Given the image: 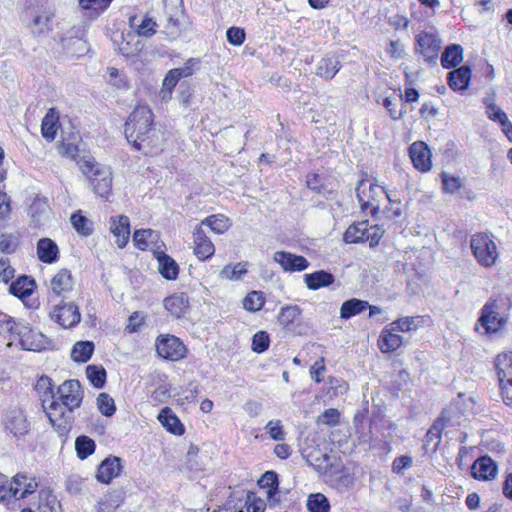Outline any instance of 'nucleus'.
Instances as JSON below:
<instances>
[{
    "mask_svg": "<svg viewBox=\"0 0 512 512\" xmlns=\"http://www.w3.org/2000/svg\"><path fill=\"white\" fill-rule=\"evenodd\" d=\"M50 318L63 328H72L81 320L78 306L73 303H64L54 306L49 313Z\"/></svg>",
    "mask_w": 512,
    "mask_h": 512,
    "instance_id": "11",
    "label": "nucleus"
},
{
    "mask_svg": "<svg viewBox=\"0 0 512 512\" xmlns=\"http://www.w3.org/2000/svg\"><path fill=\"white\" fill-rule=\"evenodd\" d=\"M125 136L136 150L160 146L162 134L153 127V113L147 105H137L125 123Z\"/></svg>",
    "mask_w": 512,
    "mask_h": 512,
    "instance_id": "2",
    "label": "nucleus"
},
{
    "mask_svg": "<svg viewBox=\"0 0 512 512\" xmlns=\"http://www.w3.org/2000/svg\"><path fill=\"white\" fill-rule=\"evenodd\" d=\"M54 14L50 9H39L35 12L29 25L30 30L35 35H42L51 30L52 18Z\"/></svg>",
    "mask_w": 512,
    "mask_h": 512,
    "instance_id": "27",
    "label": "nucleus"
},
{
    "mask_svg": "<svg viewBox=\"0 0 512 512\" xmlns=\"http://www.w3.org/2000/svg\"><path fill=\"white\" fill-rule=\"evenodd\" d=\"M301 315L302 310L299 306L287 305L281 308L278 315V321L279 324L287 331L301 335L304 333Z\"/></svg>",
    "mask_w": 512,
    "mask_h": 512,
    "instance_id": "14",
    "label": "nucleus"
},
{
    "mask_svg": "<svg viewBox=\"0 0 512 512\" xmlns=\"http://www.w3.org/2000/svg\"><path fill=\"white\" fill-rule=\"evenodd\" d=\"M416 40L419 47L418 50L423 55L425 61L435 64L441 49V40L438 34L432 31L421 32L417 35Z\"/></svg>",
    "mask_w": 512,
    "mask_h": 512,
    "instance_id": "12",
    "label": "nucleus"
},
{
    "mask_svg": "<svg viewBox=\"0 0 512 512\" xmlns=\"http://www.w3.org/2000/svg\"><path fill=\"white\" fill-rule=\"evenodd\" d=\"M266 432L274 441H283L285 439V432L281 421L278 419L270 420L265 426Z\"/></svg>",
    "mask_w": 512,
    "mask_h": 512,
    "instance_id": "54",
    "label": "nucleus"
},
{
    "mask_svg": "<svg viewBox=\"0 0 512 512\" xmlns=\"http://www.w3.org/2000/svg\"><path fill=\"white\" fill-rule=\"evenodd\" d=\"M470 247L477 262L483 267H492L499 257L497 246L488 234L473 235Z\"/></svg>",
    "mask_w": 512,
    "mask_h": 512,
    "instance_id": "6",
    "label": "nucleus"
},
{
    "mask_svg": "<svg viewBox=\"0 0 512 512\" xmlns=\"http://www.w3.org/2000/svg\"><path fill=\"white\" fill-rule=\"evenodd\" d=\"M412 458L408 455H402L393 460L392 471L396 474H403V472L410 468L412 465Z\"/></svg>",
    "mask_w": 512,
    "mask_h": 512,
    "instance_id": "60",
    "label": "nucleus"
},
{
    "mask_svg": "<svg viewBox=\"0 0 512 512\" xmlns=\"http://www.w3.org/2000/svg\"><path fill=\"white\" fill-rule=\"evenodd\" d=\"M35 389L39 396L42 398V406L46 412L48 404L53 399V397L56 396L51 378L48 376L40 377L36 382Z\"/></svg>",
    "mask_w": 512,
    "mask_h": 512,
    "instance_id": "38",
    "label": "nucleus"
},
{
    "mask_svg": "<svg viewBox=\"0 0 512 512\" xmlns=\"http://www.w3.org/2000/svg\"><path fill=\"white\" fill-rule=\"evenodd\" d=\"M503 305V300L490 298L481 308L478 324L485 334L497 333L505 326L507 319L500 315Z\"/></svg>",
    "mask_w": 512,
    "mask_h": 512,
    "instance_id": "5",
    "label": "nucleus"
},
{
    "mask_svg": "<svg viewBox=\"0 0 512 512\" xmlns=\"http://www.w3.org/2000/svg\"><path fill=\"white\" fill-rule=\"evenodd\" d=\"M47 406L46 415L60 436H66L74 421L73 411L83 400V390L78 380H66Z\"/></svg>",
    "mask_w": 512,
    "mask_h": 512,
    "instance_id": "1",
    "label": "nucleus"
},
{
    "mask_svg": "<svg viewBox=\"0 0 512 512\" xmlns=\"http://www.w3.org/2000/svg\"><path fill=\"white\" fill-rule=\"evenodd\" d=\"M122 460L117 456H108L98 466L96 479L103 484H109L122 471Z\"/></svg>",
    "mask_w": 512,
    "mask_h": 512,
    "instance_id": "16",
    "label": "nucleus"
},
{
    "mask_svg": "<svg viewBox=\"0 0 512 512\" xmlns=\"http://www.w3.org/2000/svg\"><path fill=\"white\" fill-rule=\"evenodd\" d=\"M396 332L399 331L394 330L393 327H391V324L382 330L379 336L378 345L383 353L396 351L402 345L403 338Z\"/></svg>",
    "mask_w": 512,
    "mask_h": 512,
    "instance_id": "26",
    "label": "nucleus"
},
{
    "mask_svg": "<svg viewBox=\"0 0 512 512\" xmlns=\"http://www.w3.org/2000/svg\"><path fill=\"white\" fill-rule=\"evenodd\" d=\"M334 281V275L325 270H318L304 275V282L310 290H318L323 287H328L333 284Z\"/></svg>",
    "mask_w": 512,
    "mask_h": 512,
    "instance_id": "30",
    "label": "nucleus"
},
{
    "mask_svg": "<svg viewBox=\"0 0 512 512\" xmlns=\"http://www.w3.org/2000/svg\"><path fill=\"white\" fill-rule=\"evenodd\" d=\"M324 371H325L324 358H320L310 368L311 378L317 383L322 382V380H323L322 374Z\"/></svg>",
    "mask_w": 512,
    "mask_h": 512,
    "instance_id": "64",
    "label": "nucleus"
},
{
    "mask_svg": "<svg viewBox=\"0 0 512 512\" xmlns=\"http://www.w3.org/2000/svg\"><path fill=\"white\" fill-rule=\"evenodd\" d=\"M73 288V279L69 270H60L51 280V291L56 296H64Z\"/></svg>",
    "mask_w": 512,
    "mask_h": 512,
    "instance_id": "34",
    "label": "nucleus"
},
{
    "mask_svg": "<svg viewBox=\"0 0 512 512\" xmlns=\"http://www.w3.org/2000/svg\"><path fill=\"white\" fill-rule=\"evenodd\" d=\"M463 61V48L459 44H450V69L457 67Z\"/></svg>",
    "mask_w": 512,
    "mask_h": 512,
    "instance_id": "63",
    "label": "nucleus"
},
{
    "mask_svg": "<svg viewBox=\"0 0 512 512\" xmlns=\"http://www.w3.org/2000/svg\"><path fill=\"white\" fill-rule=\"evenodd\" d=\"M157 354L166 360L179 361L186 357L187 348L176 336L161 334L155 340Z\"/></svg>",
    "mask_w": 512,
    "mask_h": 512,
    "instance_id": "9",
    "label": "nucleus"
},
{
    "mask_svg": "<svg viewBox=\"0 0 512 512\" xmlns=\"http://www.w3.org/2000/svg\"><path fill=\"white\" fill-rule=\"evenodd\" d=\"M369 307V303L365 300L352 298L345 301L340 308V317L342 319H350L365 311Z\"/></svg>",
    "mask_w": 512,
    "mask_h": 512,
    "instance_id": "37",
    "label": "nucleus"
},
{
    "mask_svg": "<svg viewBox=\"0 0 512 512\" xmlns=\"http://www.w3.org/2000/svg\"><path fill=\"white\" fill-rule=\"evenodd\" d=\"M457 193L460 198L471 201L474 199L475 194L470 188L463 186L462 181L458 177L450 176V195Z\"/></svg>",
    "mask_w": 512,
    "mask_h": 512,
    "instance_id": "51",
    "label": "nucleus"
},
{
    "mask_svg": "<svg viewBox=\"0 0 512 512\" xmlns=\"http://www.w3.org/2000/svg\"><path fill=\"white\" fill-rule=\"evenodd\" d=\"M273 260L278 263L285 272H300L306 270L310 263L301 256L286 251L274 253Z\"/></svg>",
    "mask_w": 512,
    "mask_h": 512,
    "instance_id": "15",
    "label": "nucleus"
},
{
    "mask_svg": "<svg viewBox=\"0 0 512 512\" xmlns=\"http://www.w3.org/2000/svg\"><path fill=\"white\" fill-rule=\"evenodd\" d=\"M340 61L333 54L324 56L317 64L316 74L324 79H332L340 70Z\"/></svg>",
    "mask_w": 512,
    "mask_h": 512,
    "instance_id": "31",
    "label": "nucleus"
},
{
    "mask_svg": "<svg viewBox=\"0 0 512 512\" xmlns=\"http://www.w3.org/2000/svg\"><path fill=\"white\" fill-rule=\"evenodd\" d=\"M409 156L413 166L420 172H427L431 169V152L428 146L422 141H416L409 147Z\"/></svg>",
    "mask_w": 512,
    "mask_h": 512,
    "instance_id": "17",
    "label": "nucleus"
},
{
    "mask_svg": "<svg viewBox=\"0 0 512 512\" xmlns=\"http://www.w3.org/2000/svg\"><path fill=\"white\" fill-rule=\"evenodd\" d=\"M486 115L490 120L498 122L500 125L508 119L506 113L496 104H489Z\"/></svg>",
    "mask_w": 512,
    "mask_h": 512,
    "instance_id": "59",
    "label": "nucleus"
},
{
    "mask_svg": "<svg viewBox=\"0 0 512 512\" xmlns=\"http://www.w3.org/2000/svg\"><path fill=\"white\" fill-rule=\"evenodd\" d=\"M307 509L309 512H329L330 503L321 493L311 494L307 500Z\"/></svg>",
    "mask_w": 512,
    "mask_h": 512,
    "instance_id": "44",
    "label": "nucleus"
},
{
    "mask_svg": "<svg viewBox=\"0 0 512 512\" xmlns=\"http://www.w3.org/2000/svg\"><path fill=\"white\" fill-rule=\"evenodd\" d=\"M495 369L497 372L499 385L502 390V396L506 399H510L507 387L505 385V379L508 376H512V352L499 354L495 359Z\"/></svg>",
    "mask_w": 512,
    "mask_h": 512,
    "instance_id": "21",
    "label": "nucleus"
},
{
    "mask_svg": "<svg viewBox=\"0 0 512 512\" xmlns=\"http://www.w3.org/2000/svg\"><path fill=\"white\" fill-rule=\"evenodd\" d=\"M77 164L93 186L94 192L100 197H107L112 190V172L110 168L101 165L92 157L84 156Z\"/></svg>",
    "mask_w": 512,
    "mask_h": 512,
    "instance_id": "3",
    "label": "nucleus"
},
{
    "mask_svg": "<svg viewBox=\"0 0 512 512\" xmlns=\"http://www.w3.org/2000/svg\"><path fill=\"white\" fill-rule=\"evenodd\" d=\"M18 247L17 238L11 234H1L0 236V251L2 253L11 254L16 251Z\"/></svg>",
    "mask_w": 512,
    "mask_h": 512,
    "instance_id": "56",
    "label": "nucleus"
},
{
    "mask_svg": "<svg viewBox=\"0 0 512 512\" xmlns=\"http://www.w3.org/2000/svg\"><path fill=\"white\" fill-rule=\"evenodd\" d=\"M201 228L203 226L209 227L213 232L217 234H223L225 231L229 229V219L221 214L211 215L205 218L201 224L199 225Z\"/></svg>",
    "mask_w": 512,
    "mask_h": 512,
    "instance_id": "41",
    "label": "nucleus"
},
{
    "mask_svg": "<svg viewBox=\"0 0 512 512\" xmlns=\"http://www.w3.org/2000/svg\"><path fill=\"white\" fill-rule=\"evenodd\" d=\"M472 77V69L468 65L455 67L450 71V89L460 94L468 90Z\"/></svg>",
    "mask_w": 512,
    "mask_h": 512,
    "instance_id": "22",
    "label": "nucleus"
},
{
    "mask_svg": "<svg viewBox=\"0 0 512 512\" xmlns=\"http://www.w3.org/2000/svg\"><path fill=\"white\" fill-rule=\"evenodd\" d=\"M129 24L138 36L149 38L156 33L157 23L148 16H144L140 23L135 16L130 17Z\"/></svg>",
    "mask_w": 512,
    "mask_h": 512,
    "instance_id": "36",
    "label": "nucleus"
},
{
    "mask_svg": "<svg viewBox=\"0 0 512 512\" xmlns=\"http://www.w3.org/2000/svg\"><path fill=\"white\" fill-rule=\"evenodd\" d=\"M473 477L478 480H491L497 474V465L489 456H481L472 465Z\"/></svg>",
    "mask_w": 512,
    "mask_h": 512,
    "instance_id": "25",
    "label": "nucleus"
},
{
    "mask_svg": "<svg viewBox=\"0 0 512 512\" xmlns=\"http://www.w3.org/2000/svg\"><path fill=\"white\" fill-rule=\"evenodd\" d=\"M247 262H239L234 266L226 265L220 272L222 278L229 280H239L247 273Z\"/></svg>",
    "mask_w": 512,
    "mask_h": 512,
    "instance_id": "47",
    "label": "nucleus"
},
{
    "mask_svg": "<svg viewBox=\"0 0 512 512\" xmlns=\"http://www.w3.org/2000/svg\"><path fill=\"white\" fill-rule=\"evenodd\" d=\"M112 0H79L83 9L93 10L96 14L103 12Z\"/></svg>",
    "mask_w": 512,
    "mask_h": 512,
    "instance_id": "55",
    "label": "nucleus"
},
{
    "mask_svg": "<svg viewBox=\"0 0 512 512\" xmlns=\"http://www.w3.org/2000/svg\"><path fill=\"white\" fill-rule=\"evenodd\" d=\"M154 257L158 262V271L167 280H175L179 274L177 262L161 250H154Z\"/></svg>",
    "mask_w": 512,
    "mask_h": 512,
    "instance_id": "24",
    "label": "nucleus"
},
{
    "mask_svg": "<svg viewBox=\"0 0 512 512\" xmlns=\"http://www.w3.org/2000/svg\"><path fill=\"white\" fill-rule=\"evenodd\" d=\"M265 303L262 292L252 291L243 300V306L246 310L256 312L261 310Z\"/></svg>",
    "mask_w": 512,
    "mask_h": 512,
    "instance_id": "48",
    "label": "nucleus"
},
{
    "mask_svg": "<svg viewBox=\"0 0 512 512\" xmlns=\"http://www.w3.org/2000/svg\"><path fill=\"white\" fill-rule=\"evenodd\" d=\"M134 245L142 250H160L161 246L159 243V233L152 229H140L136 230L133 235Z\"/></svg>",
    "mask_w": 512,
    "mask_h": 512,
    "instance_id": "23",
    "label": "nucleus"
},
{
    "mask_svg": "<svg viewBox=\"0 0 512 512\" xmlns=\"http://www.w3.org/2000/svg\"><path fill=\"white\" fill-rule=\"evenodd\" d=\"M86 375L95 388H102L106 382V370L101 366L89 365L86 368Z\"/></svg>",
    "mask_w": 512,
    "mask_h": 512,
    "instance_id": "46",
    "label": "nucleus"
},
{
    "mask_svg": "<svg viewBox=\"0 0 512 512\" xmlns=\"http://www.w3.org/2000/svg\"><path fill=\"white\" fill-rule=\"evenodd\" d=\"M75 449L77 456L81 460H84L95 452L96 444L92 438L81 435L75 440Z\"/></svg>",
    "mask_w": 512,
    "mask_h": 512,
    "instance_id": "42",
    "label": "nucleus"
},
{
    "mask_svg": "<svg viewBox=\"0 0 512 512\" xmlns=\"http://www.w3.org/2000/svg\"><path fill=\"white\" fill-rule=\"evenodd\" d=\"M429 322L426 316H405L391 323V327L399 332H414Z\"/></svg>",
    "mask_w": 512,
    "mask_h": 512,
    "instance_id": "33",
    "label": "nucleus"
},
{
    "mask_svg": "<svg viewBox=\"0 0 512 512\" xmlns=\"http://www.w3.org/2000/svg\"><path fill=\"white\" fill-rule=\"evenodd\" d=\"M58 116L54 109H50L42 120L41 132L42 136L48 140H54L57 133Z\"/></svg>",
    "mask_w": 512,
    "mask_h": 512,
    "instance_id": "40",
    "label": "nucleus"
},
{
    "mask_svg": "<svg viewBox=\"0 0 512 512\" xmlns=\"http://www.w3.org/2000/svg\"><path fill=\"white\" fill-rule=\"evenodd\" d=\"M14 273L15 270L10 265V260L5 257L0 258V279L4 283H8L14 277Z\"/></svg>",
    "mask_w": 512,
    "mask_h": 512,
    "instance_id": "61",
    "label": "nucleus"
},
{
    "mask_svg": "<svg viewBox=\"0 0 512 512\" xmlns=\"http://www.w3.org/2000/svg\"><path fill=\"white\" fill-rule=\"evenodd\" d=\"M71 222L75 230L84 236L90 235L93 231L92 222L81 214H73Z\"/></svg>",
    "mask_w": 512,
    "mask_h": 512,
    "instance_id": "50",
    "label": "nucleus"
},
{
    "mask_svg": "<svg viewBox=\"0 0 512 512\" xmlns=\"http://www.w3.org/2000/svg\"><path fill=\"white\" fill-rule=\"evenodd\" d=\"M4 431L19 440L25 437L31 428L26 412L20 407L7 409L2 418Z\"/></svg>",
    "mask_w": 512,
    "mask_h": 512,
    "instance_id": "8",
    "label": "nucleus"
},
{
    "mask_svg": "<svg viewBox=\"0 0 512 512\" xmlns=\"http://www.w3.org/2000/svg\"><path fill=\"white\" fill-rule=\"evenodd\" d=\"M94 351V344L91 341H79L74 344L71 351V358L75 362H87Z\"/></svg>",
    "mask_w": 512,
    "mask_h": 512,
    "instance_id": "39",
    "label": "nucleus"
},
{
    "mask_svg": "<svg viewBox=\"0 0 512 512\" xmlns=\"http://www.w3.org/2000/svg\"><path fill=\"white\" fill-rule=\"evenodd\" d=\"M158 420L166 430L174 435H182L185 432L183 424L179 418L173 413L169 407H164L159 415Z\"/></svg>",
    "mask_w": 512,
    "mask_h": 512,
    "instance_id": "32",
    "label": "nucleus"
},
{
    "mask_svg": "<svg viewBox=\"0 0 512 512\" xmlns=\"http://www.w3.org/2000/svg\"><path fill=\"white\" fill-rule=\"evenodd\" d=\"M387 191L370 180H361L356 187V196L363 212L375 216L381 207V200L386 199Z\"/></svg>",
    "mask_w": 512,
    "mask_h": 512,
    "instance_id": "4",
    "label": "nucleus"
},
{
    "mask_svg": "<svg viewBox=\"0 0 512 512\" xmlns=\"http://www.w3.org/2000/svg\"><path fill=\"white\" fill-rule=\"evenodd\" d=\"M226 37L230 44L239 46L245 40L244 29L238 27H230L226 32Z\"/></svg>",
    "mask_w": 512,
    "mask_h": 512,
    "instance_id": "58",
    "label": "nucleus"
},
{
    "mask_svg": "<svg viewBox=\"0 0 512 512\" xmlns=\"http://www.w3.org/2000/svg\"><path fill=\"white\" fill-rule=\"evenodd\" d=\"M37 256L43 263L52 264L59 258L57 244L50 238H42L37 243Z\"/></svg>",
    "mask_w": 512,
    "mask_h": 512,
    "instance_id": "29",
    "label": "nucleus"
},
{
    "mask_svg": "<svg viewBox=\"0 0 512 512\" xmlns=\"http://www.w3.org/2000/svg\"><path fill=\"white\" fill-rule=\"evenodd\" d=\"M14 339L24 350L40 351L43 348L42 335L33 331L26 323H20Z\"/></svg>",
    "mask_w": 512,
    "mask_h": 512,
    "instance_id": "18",
    "label": "nucleus"
},
{
    "mask_svg": "<svg viewBox=\"0 0 512 512\" xmlns=\"http://www.w3.org/2000/svg\"><path fill=\"white\" fill-rule=\"evenodd\" d=\"M261 488H267V490H278V475L274 471L265 472L259 480Z\"/></svg>",
    "mask_w": 512,
    "mask_h": 512,
    "instance_id": "57",
    "label": "nucleus"
},
{
    "mask_svg": "<svg viewBox=\"0 0 512 512\" xmlns=\"http://www.w3.org/2000/svg\"><path fill=\"white\" fill-rule=\"evenodd\" d=\"M164 308L175 318L182 317L189 307L188 297L184 293L173 294L163 301Z\"/></svg>",
    "mask_w": 512,
    "mask_h": 512,
    "instance_id": "28",
    "label": "nucleus"
},
{
    "mask_svg": "<svg viewBox=\"0 0 512 512\" xmlns=\"http://www.w3.org/2000/svg\"><path fill=\"white\" fill-rule=\"evenodd\" d=\"M110 231L116 238L115 242L119 248H124L130 237V220L125 215L111 217Z\"/></svg>",
    "mask_w": 512,
    "mask_h": 512,
    "instance_id": "20",
    "label": "nucleus"
},
{
    "mask_svg": "<svg viewBox=\"0 0 512 512\" xmlns=\"http://www.w3.org/2000/svg\"><path fill=\"white\" fill-rule=\"evenodd\" d=\"M21 322H16L12 317L1 314L0 315V334L9 336L11 342L15 341V336L18 333V327Z\"/></svg>",
    "mask_w": 512,
    "mask_h": 512,
    "instance_id": "43",
    "label": "nucleus"
},
{
    "mask_svg": "<svg viewBox=\"0 0 512 512\" xmlns=\"http://www.w3.org/2000/svg\"><path fill=\"white\" fill-rule=\"evenodd\" d=\"M447 419L444 416V412H442L441 416L437 418L430 429L427 431L423 448L426 453H433L435 460L438 461L439 453L441 454L442 459L445 461L444 454L441 452L439 447L440 445V437L441 433L446 427Z\"/></svg>",
    "mask_w": 512,
    "mask_h": 512,
    "instance_id": "13",
    "label": "nucleus"
},
{
    "mask_svg": "<svg viewBox=\"0 0 512 512\" xmlns=\"http://www.w3.org/2000/svg\"><path fill=\"white\" fill-rule=\"evenodd\" d=\"M270 339L265 331L257 332L252 338V350L256 353H263L269 348Z\"/></svg>",
    "mask_w": 512,
    "mask_h": 512,
    "instance_id": "53",
    "label": "nucleus"
},
{
    "mask_svg": "<svg viewBox=\"0 0 512 512\" xmlns=\"http://www.w3.org/2000/svg\"><path fill=\"white\" fill-rule=\"evenodd\" d=\"M194 240V254L195 256L204 261L213 256L215 247L210 238L206 235L201 226H198L193 233Z\"/></svg>",
    "mask_w": 512,
    "mask_h": 512,
    "instance_id": "19",
    "label": "nucleus"
},
{
    "mask_svg": "<svg viewBox=\"0 0 512 512\" xmlns=\"http://www.w3.org/2000/svg\"><path fill=\"white\" fill-rule=\"evenodd\" d=\"M97 406L102 415L111 417L116 411L113 398L107 393H100L97 397Z\"/></svg>",
    "mask_w": 512,
    "mask_h": 512,
    "instance_id": "49",
    "label": "nucleus"
},
{
    "mask_svg": "<svg viewBox=\"0 0 512 512\" xmlns=\"http://www.w3.org/2000/svg\"><path fill=\"white\" fill-rule=\"evenodd\" d=\"M34 287V279L26 275H23L18 277L16 281L11 283L9 287V292L14 296L23 299L29 297L33 293Z\"/></svg>",
    "mask_w": 512,
    "mask_h": 512,
    "instance_id": "35",
    "label": "nucleus"
},
{
    "mask_svg": "<svg viewBox=\"0 0 512 512\" xmlns=\"http://www.w3.org/2000/svg\"><path fill=\"white\" fill-rule=\"evenodd\" d=\"M384 230L378 225H369L368 221H361L350 225L344 233L346 243L369 242L371 247L378 245L383 237Z\"/></svg>",
    "mask_w": 512,
    "mask_h": 512,
    "instance_id": "7",
    "label": "nucleus"
},
{
    "mask_svg": "<svg viewBox=\"0 0 512 512\" xmlns=\"http://www.w3.org/2000/svg\"><path fill=\"white\" fill-rule=\"evenodd\" d=\"M121 499L119 495L108 494L98 501L96 510L97 512L113 511L120 506Z\"/></svg>",
    "mask_w": 512,
    "mask_h": 512,
    "instance_id": "52",
    "label": "nucleus"
},
{
    "mask_svg": "<svg viewBox=\"0 0 512 512\" xmlns=\"http://www.w3.org/2000/svg\"><path fill=\"white\" fill-rule=\"evenodd\" d=\"M383 106L389 112L390 117L393 120H398L402 117L403 111L402 109H397V99L392 97H385L383 99Z\"/></svg>",
    "mask_w": 512,
    "mask_h": 512,
    "instance_id": "62",
    "label": "nucleus"
},
{
    "mask_svg": "<svg viewBox=\"0 0 512 512\" xmlns=\"http://www.w3.org/2000/svg\"><path fill=\"white\" fill-rule=\"evenodd\" d=\"M63 48L72 56H81L87 50V43L81 38L70 37L62 40Z\"/></svg>",
    "mask_w": 512,
    "mask_h": 512,
    "instance_id": "45",
    "label": "nucleus"
},
{
    "mask_svg": "<svg viewBox=\"0 0 512 512\" xmlns=\"http://www.w3.org/2000/svg\"><path fill=\"white\" fill-rule=\"evenodd\" d=\"M38 486L39 483L36 477L25 472L17 473L7 486L9 500L11 498L16 500L24 499L33 494Z\"/></svg>",
    "mask_w": 512,
    "mask_h": 512,
    "instance_id": "10",
    "label": "nucleus"
}]
</instances>
